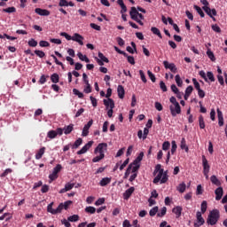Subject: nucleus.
Wrapping results in <instances>:
<instances>
[{"label":"nucleus","mask_w":227,"mask_h":227,"mask_svg":"<svg viewBox=\"0 0 227 227\" xmlns=\"http://www.w3.org/2000/svg\"><path fill=\"white\" fill-rule=\"evenodd\" d=\"M169 102L171 104L169 106L171 116H173V118H175V116H176V114H182V107L180 106V103H178V101H176V98L172 96L169 98Z\"/></svg>","instance_id":"1"},{"label":"nucleus","mask_w":227,"mask_h":227,"mask_svg":"<svg viewBox=\"0 0 227 227\" xmlns=\"http://www.w3.org/2000/svg\"><path fill=\"white\" fill-rule=\"evenodd\" d=\"M129 16L132 20H135V22H137V24H139L140 26H145V23L141 21L145 20V16L142 13H139L136 7H131Z\"/></svg>","instance_id":"2"},{"label":"nucleus","mask_w":227,"mask_h":227,"mask_svg":"<svg viewBox=\"0 0 227 227\" xmlns=\"http://www.w3.org/2000/svg\"><path fill=\"white\" fill-rule=\"evenodd\" d=\"M219 217H221V214L219 213L218 209H213L212 211L209 212V215H207V224L215 226V224H217Z\"/></svg>","instance_id":"3"},{"label":"nucleus","mask_w":227,"mask_h":227,"mask_svg":"<svg viewBox=\"0 0 227 227\" xmlns=\"http://www.w3.org/2000/svg\"><path fill=\"white\" fill-rule=\"evenodd\" d=\"M159 182H160V184H166V182H168V173L164 172V170L158 172V175L153 180V184H155Z\"/></svg>","instance_id":"4"},{"label":"nucleus","mask_w":227,"mask_h":227,"mask_svg":"<svg viewBox=\"0 0 227 227\" xmlns=\"http://www.w3.org/2000/svg\"><path fill=\"white\" fill-rule=\"evenodd\" d=\"M52 205H54V202H51L47 207V212L50 214H52V215H56L57 214H61L63 211V203H60L56 209L52 208Z\"/></svg>","instance_id":"5"},{"label":"nucleus","mask_w":227,"mask_h":227,"mask_svg":"<svg viewBox=\"0 0 227 227\" xmlns=\"http://www.w3.org/2000/svg\"><path fill=\"white\" fill-rule=\"evenodd\" d=\"M105 152H107V143H100L94 150V153H99V155H105Z\"/></svg>","instance_id":"6"},{"label":"nucleus","mask_w":227,"mask_h":227,"mask_svg":"<svg viewBox=\"0 0 227 227\" xmlns=\"http://www.w3.org/2000/svg\"><path fill=\"white\" fill-rule=\"evenodd\" d=\"M98 56L99 59L96 58V59H97L98 65H99L100 67H104V63H109V59L104 56V53L98 52Z\"/></svg>","instance_id":"7"},{"label":"nucleus","mask_w":227,"mask_h":227,"mask_svg":"<svg viewBox=\"0 0 227 227\" xmlns=\"http://www.w3.org/2000/svg\"><path fill=\"white\" fill-rule=\"evenodd\" d=\"M202 166H203V174L208 175L210 172V165L208 164V160L205 157V155L202 156Z\"/></svg>","instance_id":"8"},{"label":"nucleus","mask_w":227,"mask_h":227,"mask_svg":"<svg viewBox=\"0 0 227 227\" xmlns=\"http://www.w3.org/2000/svg\"><path fill=\"white\" fill-rule=\"evenodd\" d=\"M164 67L170 70L173 74H176L177 68L175 63H170L168 60L163 61Z\"/></svg>","instance_id":"9"},{"label":"nucleus","mask_w":227,"mask_h":227,"mask_svg":"<svg viewBox=\"0 0 227 227\" xmlns=\"http://www.w3.org/2000/svg\"><path fill=\"white\" fill-rule=\"evenodd\" d=\"M91 125H93V120L89 121L88 123L84 125L82 132V136L83 137H86V136L90 134V129L91 128Z\"/></svg>","instance_id":"10"},{"label":"nucleus","mask_w":227,"mask_h":227,"mask_svg":"<svg viewBox=\"0 0 227 227\" xmlns=\"http://www.w3.org/2000/svg\"><path fill=\"white\" fill-rule=\"evenodd\" d=\"M93 146V141H89L80 151L77 152V155H82Z\"/></svg>","instance_id":"11"},{"label":"nucleus","mask_w":227,"mask_h":227,"mask_svg":"<svg viewBox=\"0 0 227 227\" xmlns=\"http://www.w3.org/2000/svg\"><path fill=\"white\" fill-rule=\"evenodd\" d=\"M196 216H197V223H194V226L195 227L203 226V224H205V219L201 215V212L198 211L196 214Z\"/></svg>","instance_id":"12"},{"label":"nucleus","mask_w":227,"mask_h":227,"mask_svg":"<svg viewBox=\"0 0 227 227\" xmlns=\"http://www.w3.org/2000/svg\"><path fill=\"white\" fill-rule=\"evenodd\" d=\"M35 12L37 15H41V17H49L51 15V12L47 9L35 8Z\"/></svg>","instance_id":"13"},{"label":"nucleus","mask_w":227,"mask_h":227,"mask_svg":"<svg viewBox=\"0 0 227 227\" xmlns=\"http://www.w3.org/2000/svg\"><path fill=\"white\" fill-rule=\"evenodd\" d=\"M72 40L73 42H77L79 45H84V42H82V40H84V37H82V35L78 33L74 34V35L72 36Z\"/></svg>","instance_id":"14"},{"label":"nucleus","mask_w":227,"mask_h":227,"mask_svg":"<svg viewBox=\"0 0 227 227\" xmlns=\"http://www.w3.org/2000/svg\"><path fill=\"white\" fill-rule=\"evenodd\" d=\"M215 194L216 201H219L223 199V194H224V190L223 189V187L220 186L215 189Z\"/></svg>","instance_id":"15"},{"label":"nucleus","mask_w":227,"mask_h":227,"mask_svg":"<svg viewBox=\"0 0 227 227\" xmlns=\"http://www.w3.org/2000/svg\"><path fill=\"white\" fill-rule=\"evenodd\" d=\"M202 9L208 15V17H212V15H217V11L215 9H210L208 6H203Z\"/></svg>","instance_id":"16"},{"label":"nucleus","mask_w":227,"mask_h":227,"mask_svg":"<svg viewBox=\"0 0 227 227\" xmlns=\"http://www.w3.org/2000/svg\"><path fill=\"white\" fill-rule=\"evenodd\" d=\"M104 106H106V109H114V100L112 98L104 99L103 100Z\"/></svg>","instance_id":"17"},{"label":"nucleus","mask_w":227,"mask_h":227,"mask_svg":"<svg viewBox=\"0 0 227 227\" xmlns=\"http://www.w3.org/2000/svg\"><path fill=\"white\" fill-rule=\"evenodd\" d=\"M134 191H136V188H134V186H131L130 188L126 190L123 193V199L129 200V198H130V196H132V194L134 193Z\"/></svg>","instance_id":"18"},{"label":"nucleus","mask_w":227,"mask_h":227,"mask_svg":"<svg viewBox=\"0 0 227 227\" xmlns=\"http://www.w3.org/2000/svg\"><path fill=\"white\" fill-rule=\"evenodd\" d=\"M117 93H118L119 98H125V89L122 87V85L118 86Z\"/></svg>","instance_id":"19"},{"label":"nucleus","mask_w":227,"mask_h":227,"mask_svg":"<svg viewBox=\"0 0 227 227\" xmlns=\"http://www.w3.org/2000/svg\"><path fill=\"white\" fill-rule=\"evenodd\" d=\"M180 148L181 150H184L186 153L189 152V146H187V142L184 137L181 139Z\"/></svg>","instance_id":"20"},{"label":"nucleus","mask_w":227,"mask_h":227,"mask_svg":"<svg viewBox=\"0 0 227 227\" xmlns=\"http://www.w3.org/2000/svg\"><path fill=\"white\" fill-rule=\"evenodd\" d=\"M109 184H111V178L109 177H104L99 182V185H101V187H106V185H109Z\"/></svg>","instance_id":"21"},{"label":"nucleus","mask_w":227,"mask_h":227,"mask_svg":"<svg viewBox=\"0 0 227 227\" xmlns=\"http://www.w3.org/2000/svg\"><path fill=\"white\" fill-rule=\"evenodd\" d=\"M43 153H45V147H42L39 152L35 153V159L36 160H40L42 157H43Z\"/></svg>","instance_id":"22"},{"label":"nucleus","mask_w":227,"mask_h":227,"mask_svg":"<svg viewBox=\"0 0 227 227\" xmlns=\"http://www.w3.org/2000/svg\"><path fill=\"white\" fill-rule=\"evenodd\" d=\"M126 50H127L128 52H129V54H134V51H137V49L136 47V43L131 42V47L130 46H127Z\"/></svg>","instance_id":"23"},{"label":"nucleus","mask_w":227,"mask_h":227,"mask_svg":"<svg viewBox=\"0 0 227 227\" xmlns=\"http://www.w3.org/2000/svg\"><path fill=\"white\" fill-rule=\"evenodd\" d=\"M210 181L214 185H216L217 187H221V181L217 179V176H211Z\"/></svg>","instance_id":"24"},{"label":"nucleus","mask_w":227,"mask_h":227,"mask_svg":"<svg viewBox=\"0 0 227 227\" xmlns=\"http://www.w3.org/2000/svg\"><path fill=\"white\" fill-rule=\"evenodd\" d=\"M173 214H176L177 217H180L182 215V207L177 206L172 209Z\"/></svg>","instance_id":"25"},{"label":"nucleus","mask_w":227,"mask_h":227,"mask_svg":"<svg viewBox=\"0 0 227 227\" xmlns=\"http://www.w3.org/2000/svg\"><path fill=\"white\" fill-rule=\"evenodd\" d=\"M80 145H82V138H78L77 140H75L73 145L71 144V147L73 148V150H76V148H79Z\"/></svg>","instance_id":"26"},{"label":"nucleus","mask_w":227,"mask_h":227,"mask_svg":"<svg viewBox=\"0 0 227 227\" xmlns=\"http://www.w3.org/2000/svg\"><path fill=\"white\" fill-rule=\"evenodd\" d=\"M51 82H53L54 84H58V82H59V74H53L51 76Z\"/></svg>","instance_id":"27"},{"label":"nucleus","mask_w":227,"mask_h":227,"mask_svg":"<svg viewBox=\"0 0 227 227\" xmlns=\"http://www.w3.org/2000/svg\"><path fill=\"white\" fill-rule=\"evenodd\" d=\"M151 31L153 35H156L159 38H162V34H160V30L155 27H151Z\"/></svg>","instance_id":"28"},{"label":"nucleus","mask_w":227,"mask_h":227,"mask_svg":"<svg viewBox=\"0 0 227 227\" xmlns=\"http://www.w3.org/2000/svg\"><path fill=\"white\" fill-rule=\"evenodd\" d=\"M145 156L144 153H140L139 155L136 158V160L131 163L133 166L134 164H139L141 160H143V157Z\"/></svg>","instance_id":"29"},{"label":"nucleus","mask_w":227,"mask_h":227,"mask_svg":"<svg viewBox=\"0 0 227 227\" xmlns=\"http://www.w3.org/2000/svg\"><path fill=\"white\" fill-rule=\"evenodd\" d=\"M194 10H196L197 13L200 15L201 19L205 18V12H203V10H201V7L198 5L193 6Z\"/></svg>","instance_id":"30"},{"label":"nucleus","mask_w":227,"mask_h":227,"mask_svg":"<svg viewBox=\"0 0 227 227\" xmlns=\"http://www.w3.org/2000/svg\"><path fill=\"white\" fill-rule=\"evenodd\" d=\"M157 212H159V207L155 206L149 211V215L154 217V215H157Z\"/></svg>","instance_id":"31"},{"label":"nucleus","mask_w":227,"mask_h":227,"mask_svg":"<svg viewBox=\"0 0 227 227\" xmlns=\"http://www.w3.org/2000/svg\"><path fill=\"white\" fill-rule=\"evenodd\" d=\"M74 130V124H70L67 127L64 128V134L67 136V134H70Z\"/></svg>","instance_id":"32"},{"label":"nucleus","mask_w":227,"mask_h":227,"mask_svg":"<svg viewBox=\"0 0 227 227\" xmlns=\"http://www.w3.org/2000/svg\"><path fill=\"white\" fill-rule=\"evenodd\" d=\"M187 185L185 184V183H181L178 186H177V191L181 193L185 192V189H186Z\"/></svg>","instance_id":"33"},{"label":"nucleus","mask_w":227,"mask_h":227,"mask_svg":"<svg viewBox=\"0 0 227 227\" xmlns=\"http://www.w3.org/2000/svg\"><path fill=\"white\" fill-rule=\"evenodd\" d=\"M77 56L79 59H81V61H85V63H90V59H88L86 55H82L81 52H78Z\"/></svg>","instance_id":"34"},{"label":"nucleus","mask_w":227,"mask_h":227,"mask_svg":"<svg viewBox=\"0 0 227 227\" xmlns=\"http://www.w3.org/2000/svg\"><path fill=\"white\" fill-rule=\"evenodd\" d=\"M58 135L56 133V130H50L48 133H47V137H49V139H55V137H57Z\"/></svg>","instance_id":"35"},{"label":"nucleus","mask_w":227,"mask_h":227,"mask_svg":"<svg viewBox=\"0 0 227 227\" xmlns=\"http://www.w3.org/2000/svg\"><path fill=\"white\" fill-rule=\"evenodd\" d=\"M10 221L12 219V215L10 213H4L2 216H0V221Z\"/></svg>","instance_id":"36"},{"label":"nucleus","mask_w":227,"mask_h":227,"mask_svg":"<svg viewBox=\"0 0 227 227\" xmlns=\"http://www.w3.org/2000/svg\"><path fill=\"white\" fill-rule=\"evenodd\" d=\"M176 82L179 88H182V85L184 84V81H182V78H180V74H176Z\"/></svg>","instance_id":"37"},{"label":"nucleus","mask_w":227,"mask_h":227,"mask_svg":"<svg viewBox=\"0 0 227 227\" xmlns=\"http://www.w3.org/2000/svg\"><path fill=\"white\" fill-rule=\"evenodd\" d=\"M167 212H168V208L166 207H163L160 209V212L157 214V217H164V215H166Z\"/></svg>","instance_id":"38"},{"label":"nucleus","mask_w":227,"mask_h":227,"mask_svg":"<svg viewBox=\"0 0 227 227\" xmlns=\"http://www.w3.org/2000/svg\"><path fill=\"white\" fill-rule=\"evenodd\" d=\"M199 125L200 129H205V120L203 119V115L199 116Z\"/></svg>","instance_id":"39"},{"label":"nucleus","mask_w":227,"mask_h":227,"mask_svg":"<svg viewBox=\"0 0 227 227\" xmlns=\"http://www.w3.org/2000/svg\"><path fill=\"white\" fill-rule=\"evenodd\" d=\"M85 212H87V214H95V212H97V208H95L94 207L89 206L85 208Z\"/></svg>","instance_id":"40"},{"label":"nucleus","mask_w":227,"mask_h":227,"mask_svg":"<svg viewBox=\"0 0 227 227\" xmlns=\"http://www.w3.org/2000/svg\"><path fill=\"white\" fill-rule=\"evenodd\" d=\"M207 58L211 59V61H215V56L214 55V52L210 51V49L207 50Z\"/></svg>","instance_id":"41"},{"label":"nucleus","mask_w":227,"mask_h":227,"mask_svg":"<svg viewBox=\"0 0 227 227\" xmlns=\"http://www.w3.org/2000/svg\"><path fill=\"white\" fill-rule=\"evenodd\" d=\"M67 220L70 222V223H77V221H79V216L77 215H73L71 216H69L67 218Z\"/></svg>","instance_id":"42"},{"label":"nucleus","mask_w":227,"mask_h":227,"mask_svg":"<svg viewBox=\"0 0 227 227\" xmlns=\"http://www.w3.org/2000/svg\"><path fill=\"white\" fill-rule=\"evenodd\" d=\"M73 93L74 95H76L78 98H84V94H82V92L79 91L77 89H74Z\"/></svg>","instance_id":"43"},{"label":"nucleus","mask_w":227,"mask_h":227,"mask_svg":"<svg viewBox=\"0 0 227 227\" xmlns=\"http://www.w3.org/2000/svg\"><path fill=\"white\" fill-rule=\"evenodd\" d=\"M207 200H203L201 203V207H200L201 213L205 214V212H207Z\"/></svg>","instance_id":"44"},{"label":"nucleus","mask_w":227,"mask_h":227,"mask_svg":"<svg viewBox=\"0 0 227 227\" xmlns=\"http://www.w3.org/2000/svg\"><path fill=\"white\" fill-rule=\"evenodd\" d=\"M171 146V143H169V141H165L163 144H162V150L164 152H167V150H169V147Z\"/></svg>","instance_id":"45"},{"label":"nucleus","mask_w":227,"mask_h":227,"mask_svg":"<svg viewBox=\"0 0 227 227\" xmlns=\"http://www.w3.org/2000/svg\"><path fill=\"white\" fill-rule=\"evenodd\" d=\"M171 145H172V147H171L170 153L172 155H174L175 152H176V148H178V146L176 145V142L175 140L172 141Z\"/></svg>","instance_id":"46"},{"label":"nucleus","mask_w":227,"mask_h":227,"mask_svg":"<svg viewBox=\"0 0 227 227\" xmlns=\"http://www.w3.org/2000/svg\"><path fill=\"white\" fill-rule=\"evenodd\" d=\"M132 164L130 163L128 167V168L126 169V172L124 174V178H129V176L130 175V172L132 171Z\"/></svg>","instance_id":"47"},{"label":"nucleus","mask_w":227,"mask_h":227,"mask_svg":"<svg viewBox=\"0 0 227 227\" xmlns=\"http://www.w3.org/2000/svg\"><path fill=\"white\" fill-rule=\"evenodd\" d=\"M104 157H106V154H99L92 159V162H100Z\"/></svg>","instance_id":"48"},{"label":"nucleus","mask_w":227,"mask_h":227,"mask_svg":"<svg viewBox=\"0 0 227 227\" xmlns=\"http://www.w3.org/2000/svg\"><path fill=\"white\" fill-rule=\"evenodd\" d=\"M147 75L151 79L152 82H155V81H157V78L155 77V74H153V73H152V71L148 70L147 71Z\"/></svg>","instance_id":"49"},{"label":"nucleus","mask_w":227,"mask_h":227,"mask_svg":"<svg viewBox=\"0 0 227 227\" xmlns=\"http://www.w3.org/2000/svg\"><path fill=\"white\" fill-rule=\"evenodd\" d=\"M3 12L5 13H15L17 12V9L15 7H8L6 9H4Z\"/></svg>","instance_id":"50"},{"label":"nucleus","mask_w":227,"mask_h":227,"mask_svg":"<svg viewBox=\"0 0 227 227\" xmlns=\"http://www.w3.org/2000/svg\"><path fill=\"white\" fill-rule=\"evenodd\" d=\"M124 58H127L128 63L130 65H136V60L134 59L133 56H129V54H127V56H124Z\"/></svg>","instance_id":"51"},{"label":"nucleus","mask_w":227,"mask_h":227,"mask_svg":"<svg viewBox=\"0 0 227 227\" xmlns=\"http://www.w3.org/2000/svg\"><path fill=\"white\" fill-rule=\"evenodd\" d=\"M192 82H193L195 90H197V91H200V90H201V87L200 85V82H198V80H196V78H193Z\"/></svg>","instance_id":"52"},{"label":"nucleus","mask_w":227,"mask_h":227,"mask_svg":"<svg viewBox=\"0 0 227 227\" xmlns=\"http://www.w3.org/2000/svg\"><path fill=\"white\" fill-rule=\"evenodd\" d=\"M139 168H141V165H139V163L133 164L131 168V173H136L137 171L139 170Z\"/></svg>","instance_id":"53"},{"label":"nucleus","mask_w":227,"mask_h":227,"mask_svg":"<svg viewBox=\"0 0 227 227\" xmlns=\"http://www.w3.org/2000/svg\"><path fill=\"white\" fill-rule=\"evenodd\" d=\"M35 54L38 56V58H45V52L40 51V50H35Z\"/></svg>","instance_id":"54"},{"label":"nucleus","mask_w":227,"mask_h":227,"mask_svg":"<svg viewBox=\"0 0 227 227\" xmlns=\"http://www.w3.org/2000/svg\"><path fill=\"white\" fill-rule=\"evenodd\" d=\"M207 77L211 81V82H214L215 81V77H214V73L212 72H207Z\"/></svg>","instance_id":"55"},{"label":"nucleus","mask_w":227,"mask_h":227,"mask_svg":"<svg viewBox=\"0 0 227 227\" xmlns=\"http://www.w3.org/2000/svg\"><path fill=\"white\" fill-rule=\"evenodd\" d=\"M28 45L29 47H36V45H38V42L32 38L28 41Z\"/></svg>","instance_id":"56"},{"label":"nucleus","mask_w":227,"mask_h":227,"mask_svg":"<svg viewBox=\"0 0 227 227\" xmlns=\"http://www.w3.org/2000/svg\"><path fill=\"white\" fill-rule=\"evenodd\" d=\"M139 75L141 81H143L144 82H147L146 75H145V72L143 70H139Z\"/></svg>","instance_id":"57"},{"label":"nucleus","mask_w":227,"mask_h":227,"mask_svg":"<svg viewBox=\"0 0 227 227\" xmlns=\"http://www.w3.org/2000/svg\"><path fill=\"white\" fill-rule=\"evenodd\" d=\"M196 194H197V196L203 194V186H201V184H199L197 186Z\"/></svg>","instance_id":"58"},{"label":"nucleus","mask_w":227,"mask_h":227,"mask_svg":"<svg viewBox=\"0 0 227 227\" xmlns=\"http://www.w3.org/2000/svg\"><path fill=\"white\" fill-rule=\"evenodd\" d=\"M84 93H91V85L90 83L86 84L83 89Z\"/></svg>","instance_id":"59"},{"label":"nucleus","mask_w":227,"mask_h":227,"mask_svg":"<svg viewBox=\"0 0 227 227\" xmlns=\"http://www.w3.org/2000/svg\"><path fill=\"white\" fill-rule=\"evenodd\" d=\"M211 27L215 33H221V27L217 24L212 25Z\"/></svg>","instance_id":"60"},{"label":"nucleus","mask_w":227,"mask_h":227,"mask_svg":"<svg viewBox=\"0 0 227 227\" xmlns=\"http://www.w3.org/2000/svg\"><path fill=\"white\" fill-rule=\"evenodd\" d=\"M49 178L51 182H54V180L58 179V174L56 172H52Z\"/></svg>","instance_id":"61"},{"label":"nucleus","mask_w":227,"mask_h":227,"mask_svg":"<svg viewBox=\"0 0 227 227\" xmlns=\"http://www.w3.org/2000/svg\"><path fill=\"white\" fill-rule=\"evenodd\" d=\"M39 45L40 47H50L51 43H49L47 41H40Z\"/></svg>","instance_id":"62"},{"label":"nucleus","mask_w":227,"mask_h":227,"mask_svg":"<svg viewBox=\"0 0 227 227\" xmlns=\"http://www.w3.org/2000/svg\"><path fill=\"white\" fill-rule=\"evenodd\" d=\"M194 88H192V85H189L186 90H185V93L187 95H191L193 91Z\"/></svg>","instance_id":"63"},{"label":"nucleus","mask_w":227,"mask_h":227,"mask_svg":"<svg viewBox=\"0 0 227 227\" xmlns=\"http://www.w3.org/2000/svg\"><path fill=\"white\" fill-rule=\"evenodd\" d=\"M122 227H132V224H130V221L126 219L122 223Z\"/></svg>","instance_id":"64"}]
</instances>
